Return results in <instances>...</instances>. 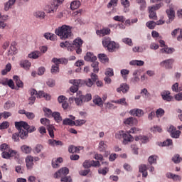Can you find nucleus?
<instances>
[{"label":"nucleus","mask_w":182,"mask_h":182,"mask_svg":"<svg viewBox=\"0 0 182 182\" xmlns=\"http://www.w3.org/2000/svg\"><path fill=\"white\" fill-rule=\"evenodd\" d=\"M15 127L18 130V134L22 140L28 139V129H29V124L26 122L21 121L15 122Z\"/></svg>","instance_id":"1"},{"label":"nucleus","mask_w":182,"mask_h":182,"mask_svg":"<svg viewBox=\"0 0 182 182\" xmlns=\"http://www.w3.org/2000/svg\"><path fill=\"white\" fill-rule=\"evenodd\" d=\"M55 33L61 39H69L72 36V27L68 25H63L55 28Z\"/></svg>","instance_id":"2"},{"label":"nucleus","mask_w":182,"mask_h":182,"mask_svg":"<svg viewBox=\"0 0 182 182\" xmlns=\"http://www.w3.org/2000/svg\"><path fill=\"white\" fill-rule=\"evenodd\" d=\"M73 100H75V103L77 106H82L83 103H87L92 100V95L87 94L86 95H83L81 92H77V97L75 98L72 97L69 98L70 103H73Z\"/></svg>","instance_id":"3"},{"label":"nucleus","mask_w":182,"mask_h":182,"mask_svg":"<svg viewBox=\"0 0 182 182\" xmlns=\"http://www.w3.org/2000/svg\"><path fill=\"white\" fill-rule=\"evenodd\" d=\"M102 43L104 48H107L109 52H114L116 49L120 48V45L114 41H112L110 37H105Z\"/></svg>","instance_id":"4"},{"label":"nucleus","mask_w":182,"mask_h":182,"mask_svg":"<svg viewBox=\"0 0 182 182\" xmlns=\"http://www.w3.org/2000/svg\"><path fill=\"white\" fill-rule=\"evenodd\" d=\"M161 6H163V3H159L158 4L148 7L149 19L157 21V13H156V11H159Z\"/></svg>","instance_id":"5"},{"label":"nucleus","mask_w":182,"mask_h":182,"mask_svg":"<svg viewBox=\"0 0 182 182\" xmlns=\"http://www.w3.org/2000/svg\"><path fill=\"white\" fill-rule=\"evenodd\" d=\"M134 133H136V128H132L129 131L125 132L122 138V144L126 146L127 144H129V143H132V141L134 140V137H133V136H132L130 134Z\"/></svg>","instance_id":"6"},{"label":"nucleus","mask_w":182,"mask_h":182,"mask_svg":"<svg viewBox=\"0 0 182 182\" xmlns=\"http://www.w3.org/2000/svg\"><path fill=\"white\" fill-rule=\"evenodd\" d=\"M98 77L97 75L92 73H91V78H88L86 80H82V85H85L87 87H92L93 85H95V82L96 80H97Z\"/></svg>","instance_id":"7"},{"label":"nucleus","mask_w":182,"mask_h":182,"mask_svg":"<svg viewBox=\"0 0 182 182\" xmlns=\"http://www.w3.org/2000/svg\"><path fill=\"white\" fill-rule=\"evenodd\" d=\"M167 132L170 133V136L173 139H178L181 134V131L177 130V129L173 125H171L167 128Z\"/></svg>","instance_id":"8"},{"label":"nucleus","mask_w":182,"mask_h":182,"mask_svg":"<svg viewBox=\"0 0 182 182\" xmlns=\"http://www.w3.org/2000/svg\"><path fill=\"white\" fill-rule=\"evenodd\" d=\"M68 174H69V168L67 167H63L55 173L54 177L55 178H62V177H65Z\"/></svg>","instance_id":"9"},{"label":"nucleus","mask_w":182,"mask_h":182,"mask_svg":"<svg viewBox=\"0 0 182 182\" xmlns=\"http://www.w3.org/2000/svg\"><path fill=\"white\" fill-rule=\"evenodd\" d=\"M174 63V59L170 58L165 60L160 63V66L165 68V69H173V64Z\"/></svg>","instance_id":"10"},{"label":"nucleus","mask_w":182,"mask_h":182,"mask_svg":"<svg viewBox=\"0 0 182 182\" xmlns=\"http://www.w3.org/2000/svg\"><path fill=\"white\" fill-rule=\"evenodd\" d=\"M84 60L86 62H95V60H97V57L93 53L87 52L86 55L84 56Z\"/></svg>","instance_id":"11"},{"label":"nucleus","mask_w":182,"mask_h":182,"mask_svg":"<svg viewBox=\"0 0 182 182\" xmlns=\"http://www.w3.org/2000/svg\"><path fill=\"white\" fill-rule=\"evenodd\" d=\"M16 155V151L11 150L9 151H3L1 153V157L3 159H6V160L11 159V157H14V156Z\"/></svg>","instance_id":"12"},{"label":"nucleus","mask_w":182,"mask_h":182,"mask_svg":"<svg viewBox=\"0 0 182 182\" xmlns=\"http://www.w3.org/2000/svg\"><path fill=\"white\" fill-rule=\"evenodd\" d=\"M26 163L28 170H32V168L33 167V156H28L26 158Z\"/></svg>","instance_id":"13"},{"label":"nucleus","mask_w":182,"mask_h":182,"mask_svg":"<svg viewBox=\"0 0 182 182\" xmlns=\"http://www.w3.org/2000/svg\"><path fill=\"white\" fill-rule=\"evenodd\" d=\"M20 66L23 68V69H25V70H29L31 63L28 60H22L20 61Z\"/></svg>","instance_id":"14"},{"label":"nucleus","mask_w":182,"mask_h":182,"mask_svg":"<svg viewBox=\"0 0 182 182\" xmlns=\"http://www.w3.org/2000/svg\"><path fill=\"white\" fill-rule=\"evenodd\" d=\"M166 12L168 19H170V21H173L176 16V12L174 11V8H173V6H171L169 9H167L166 11Z\"/></svg>","instance_id":"15"},{"label":"nucleus","mask_w":182,"mask_h":182,"mask_svg":"<svg viewBox=\"0 0 182 182\" xmlns=\"http://www.w3.org/2000/svg\"><path fill=\"white\" fill-rule=\"evenodd\" d=\"M96 33L98 36H106V35H110V28H105L101 30H97Z\"/></svg>","instance_id":"16"},{"label":"nucleus","mask_w":182,"mask_h":182,"mask_svg":"<svg viewBox=\"0 0 182 182\" xmlns=\"http://www.w3.org/2000/svg\"><path fill=\"white\" fill-rule=\"evenodd\" d=\"M48 144L52 146V147H62V146H63V142L55 139H48Z\"/></svg>","instance_id":"17"},{"label":"nucleus","mask_w":182,"mask_h":182,"mask_svg":"<svg viewBox=\"0 0 182 182\" xmlns=\"http://www.w3.org/2000/svg\"><path fill=\"white\" fill-rule=\"evenodd\" d=\"M139 171L142 173L143 178H146L147 176H149V173H147V166L144 164L141 165L139 167Z\"/></svg>","instance_id":"18"},{"label":"nucleus","mask_w":182,"mask_h":182,"mask_svg":"<svg viewBox=\"0 0 182 182\" xmlns=\"http://www.w3.org/2000/svg\"><path fill=\"white\" fill-rule=\"evenodd\" d=\"M65 0H55L54 1V4H52V8L48 10V12L50 14V12H54L58 9V5H60L62 2H63Z\"/></svg>","instance_id":"19"},{"label":"nucleus","mask_w":182,"mask_h":182,"mask_svg":"<svg viewBox=\"0 0 182 182\" xmlns=\"http://www.w3.org/2000/svg\"><path fill=\"white\" fill-rule=\"evenodd\" d=\"M83 146H75L73 145H70L68 148L69 153H79L80 150H83Z\"/></svg>","instance_id":"20"},{"label":"nucleus","mask_w":182,"mask_h":182,"mask_svg":"<svg viewBox=\"0 0 182 182\" xmlns=\"http://www.w3.org/2000/svg\"><path fill=\"white\" fill-rule=\"evenodd\" d=\"M15 2H16V0H9L7 2H6L4 4V11L8 12V11L15 5Z\"/></svg>","instance_id":"21"},{"label":"nucleus","mask_w":182,"mask_h":182,"mask_svg":"<svg viewBox=\"0 0 182 182\" xmlns=\"http://www.w3.org/2000/svg\"><path fill=\"white\" fill-rule=\"evenodd\" d=\"M112 103H115L116 105H121V106H129V103L126 102V98H120L119 100H112Z\"/></svg>","instance_id":"22"},{"label":"nucleus","mask_w":182,"mask_h":182,"mask_svg":"<svg viewBox=\"0 0 182 182\" xmlns=\"http://www.w3.org/2000/svg\"><path fill=\"white\" fill-rule=\"evenodd\" d=\"M138 8L140 11H144L147 8V3L146 0H137Z\"/></svg>","instance_id":"23"},{"label":"nucleus","mask_w":182,"mask_h":182,"mask_svg":"<svg viewBox=\"0 0 182 182\" xmlns=\"http://www.w3.org/2000/svg\"><path fill=\"white\" fill-rule=\"evenodd\" d=\"M13 79L18 87H20L21 89H23V82L19 79V76L18 75H14Z\"/></svg>","instance_id":"24"},{"label":"nucleus","mask_w":182,"mask_h":182,"mask_svg":"<svg viewBox=\"0 0 182 182\" xmlns=\"http://www.w3.org/2000/svg\"><path fill=\"white\" fill-rule=\"evenodd\" d=\"M129 89V85L127 84H121L120 87L117 88V92L118 93H120V92H122V93H126Z\"/></svg>","instance_id":"25"},{"label":"nucleus","mask_w":182,"mask_h":182,"mask_svg":"<svg viewBox=\"0 0 182 182\" xmlns=\"http://www.w3.org/2000/svg\"><path fill=\"white\" fill-rule=\"evenodd\" d=\"M12 107H15V102L14 101L8 100L4 105V110H9Z\"/></svg>","instance_id":"26"},{"label":"nucleus","mask_w":182,"mask_h":182,"mask_svg":"<svg viewBox=\"0 0 182 182\" xmlns=\"http://www.w3.org/2000/svg\"><path fill=\"white\" fill-rule=\"evenodd\" d=\"M166 177L168 178H172L173 181H181V176L178 175H176L171 173H166Z\"/></svg>","instance_id":"27"},{"label":"nucleus","mask_w":182,"mask_h":182,"mask_svg":"<svg viewBox=\"0 0 182 182\" xmlns=\"http://www.w3.org/2000/svg\"><path fill=\"white\" fill-rule=\"evenodd\" d=\"M161 97L164 100H166V102H171L172 97L170 96V91H164L161 92Z\"/></svg>","instance_id":"28"},{"label":"nucleus","mask_w":182,"mask_h":182,"mask_svg":"<svg viewBox=\"0 0 182 182\" xmlns=\"http://www.w3.org/2000/svg\"><path fill=\"white\" fill-rule=\"evenodd\" d=\"M73 45L75 46V48H82V45H83V41L82 38L77 37L73 41Z\"/></svg>","instance_id":"29"},{"label":"nucleus","mask_w":182,"mask_h":182,"mask_svg":"<svg viewBox=\"0 0 182 182\" xmlns=\"http://www.w3.org/2000/svg\"><path fill=\"white\" fill-rule=\"evenodd\" d=\"M52 117L57 123H60V122H62V116H60V112H54L52 113Z\"/></svg>","instance_id":"30"},{"label":"nucleus","mask_w":182,"mask_h":182,"mask_svg":"<svg viewBox=\"0 0 182 182\" xmlns=\"http://www.w3.org/2000/svg\"><path fill=\"white\" fill-rule=\"evenodd\" d=\"M97 58L102 63H107V62H109V58L106 54H98Z\"/></svg>","instance_id":"31"},{"label":"nucleus","mask_w":182,"mask_h":182,"mask_svg":"<svg viewBox=\"0 0 182 182\" xmlns=\"http://www.w3.org/2000/svg\"><path fill=\"white\" fill-rule=\"evenodd\" d=\"M134 122H136V119L133 117H130L124 119V124L128 126H133V124H134Z\"/></svg>","instance_id":"32"},{"label":"nucleus","mask_w":182,"mask_h":182,"mask_svg":"<svg viewBox=\"0 0 182 182\" xmlns=\"http://www.w3.org/2000/svg\"><path fill=\"white\" fill-rule=\"evenodd\" d=\"M69 83H70V85L76 86L77 87H79L80 85H83V80H70Z\"/></svg>","instance_id":"33"},{"label":"nucleus","mask_w":182,"mask_h":182,"mask_svg":"<svg viewBox=\"0 0 182 182\" xmlns=\"http://www.w3.org/2000/svg\"><path fill=\"white\" fill-rule=\"evenodd\" d=\"M33 16H35V18H38V19H45L46 14L45 12L42 11H37L33 13Z\"/></svg>","instance_id":"34"},{"label":"nucleus","mask_w":182,"mask_h":182,"mask_svg":"<svg viewBox=\"0 0 182 182\" xmlns=\"http://www.w3.org/2000/svg\"><path fill=\"white\" fill-rule=\"evenodd\" d=\"M174 48H170L167 46H165L164 48L160 49V53H167L168 55H170L174 52Z\"/></svg>","instance_id":"35"},{"label":"nucleus","mask_w":182,"mask_h":182,"mask_svg":"<svg viewBox=\"0 0 182 182\" xmlns=\"http://www.w3.org/2000/svg\"><path fill=\"white\" fill-rule=\"evenodd\" d=\"M91 68H93L94 73H99V62L96 60L92 61Z\"/></svg>","instance_id":"36"},{"label":"nucleus","mask_w":182,"mask_h":182,"mask_svg":"<svg viewBox=\"0 0 182 182\" xmlns=\"http://www.w3.org/2000/svg\"><path fill=\"white\" fill-rule=\"evenodd\" d=\"M173 144V140L171 139H166L164 142H157V145L160 146L161 147H164L166 146H171Z\"/></svg>","instance_id":"37"},{"label":"nucleus","mask_w":182,"mask_h":182,"mask_svg":"<svg viewBox=\"0 0 182 182\" xmlns=\"http://www.w3.org/2000/svg\"><path fill=\"white\" fill-rule=\"evenodd\" d=\"M63 124L64 126H75V121L70 118H65L63 120Z\"/></svg>","instance_id":"38"},{"label":"nucleus","mask_w":182,"mask_h":182,"mask_svg":"<svg viewBox=\"0 0 182 182\" xmlns=\"http://www.w3.org/2000/svg\"><path fill=\"white\" fill-rule=\"evenodd\" d=\"M55 129V127H53V125L49 124V125H47V130L49 133V136L53 139V137H55V134L53 132V130Z\"/></svg>","instance_id":"39"},{"label":"nucleus","mask_w":182,"mask_h":182,"mask_svg":"<svg viewBox=\"0 0 182 182\" xmlns=\"http://www.w3.org/2000/svg\"><path fill=\"white\" fill-rule=\"evenodd\" d=\"M21 149L23 153H25L26 154H29V153L32 151V148L28 145L21 146Z\"/></svg>","instance_id":"40"},{"label":"nucleus","mask_w":182,"mask_h":182,"mask_svg":"<svg viewBox=\"0 0 182 182\" xmlns=\"http://www.w3.org/2000/svg\"><path fill=\"white\" fill-rule=\"evenodd\" d=\"M92 102L93 103H95V105H97V106H100V107L103 106L102 98L99 96L95 97V98L93 99Z\"/></svg>","instance_id":"41"},{"label":"nucleus","mask_w":182,"mask_h":182,"mask_svg":"<svg viewBox=\"0 0 182 182\" xmlns=\"http://www.w3.org/2000/svg\"><path fill=\"white\" fill-rule=\"evenodd\" d=\"M173 92H176V93H178V92H182V85L178 87V83L176 82L172 85L171 87Z\"/></svg>","instance_id":"42"},{"label":"nucleus","mask_w":182,"mask_h":182,"mask_svg":"<svg viewBox=\"0 0 182 182\" xmlns=\"http://www.w3.org/2000/svg\"><path fill=\"white\" fill-rule=\"evenodd\" d=\"M79 6H80V1H74L70 4V8L73 11H75V9H77Z\"/></svg>","instance_id":"43"},{"label":"nucleus","mask_w":182,"mask_h":182,"mask_svg":"<svg viewBox=\"0 0 182 182\" xmlns=\"http://www.w3.org/2000/svg\"><path fill=\"white\" fill-rule=\"evenodd\" d=\"M125 132H126L123 130L118 131L117 133H115V139H117V140H122L124 136Z\"/></svg>","instance_id":"44"},{"label":"nucleus","mask_w":182,"mask_h":182,"mask_svg":"<svg viewBox=\"0 0 182 182\" xmlns=\"http://www.w3.org/2000/svg\"><path fill=\"white\" fill-rule=\"evenodd\" d=\"M44 38L50 41H55L56 39V35L52 34L50 33H46L44 34Z\"/></svg>","instance_id":"45"},{"label":"nucleus","mask_w":182,"mask_h":182,"mask_svg":"<svg viewBox=\"0 0 182 182\" xmlns=\"http://www.w3.org/2000/svg\"><path fill=\"white\" fill-rule=\"evenodd\" d=\"M138 140H140L141 143L146 144L150 141V139L147 136L139 135L137 136Z\"/></svg>","instance_id":"46"},{"label":"nucleus","mask_w":182,"mask_h":182,"mask_svg":"<svg viewBox=\"0 0 182 182\" xmlns=\"http://www.w3.org/2000/svg\"><path fill=\"white\" fill-rule=\"evenodd\" d=\"M39 55H41L39 51H34L28 54V58H30V59H38L39 58Z\"/></svg>","instance_id":"47"},{"label":"nucleus","mask_w":182,"mask_h":182,"mask_svg":"<svg viewBox=\"0 0 182 182\" xmlns=\"http://www.w3.org/2000/svg\"><path fill=\"white\" fill-rule=\"evenodd\" d=\"M146 26H147V28H149V29H154V28H156V21H149L146 22Z\"/></svg>","instance_id":"48"},{"label":"nucleus","mask_w":182,"mask_h":182,"mask_svg":"<svg viewBox=\"0 0 182 182\" xmlns=\"http://www.w3.org/2000/svg\"><path fill=\"white\" fill-rule=\"evenodd\" d=\"M182 161V158L180 157V155L178 154H176L173 156V157L172 158V161H173V163H175L176 164H178V163H181Z\"/></svg>","instance_id":"49"},{"label":"nucleus","mask_w":182,"mask_h":182,"mask_svg":"<svg viewBox=\"0 0 182 182\" xmlns=\"http://www.w3.org/2000/svg\"><path fill=\"white\" fill-rule=\"evenodd\" d=\"M148 161L150 164H156V163H157V156L152 155L149 156Z\"/></svg>","instance_id":"50"},{"label":"nucleus","mask_w":182,"mask_h":182,"mask_svg":"<svg viewBox=\"0 0 182 182\" xmlns=\"http://www.w3.org/2000/svg\"><path fill=\"white\" fill-rule=\"evenodd\" d=\"M120 73L123 79L126 80L127 79V75L130 73V71L127 69H122L121 70Z\"/></svg>","instance_id":"51"},{"label":"nucleus","mask_w":182,"mask_h":182,"mask_svg":"<svg viewBox=\"0 0 182 182\" xmlns=\"http://www.w3.org/2000/svg\"><path fill=\"white\" fill-rule=\"evenodd\" d=\"M123 43L125 45H128V46H133V42L132 41L131 38H124L122 39Z\"/></svg>","instance_id":"52"},{"label":"nucleus","mask_w":182,"mask_h":182,"mask_svg":"<svg viewBox=\"0 0 182 182\" xmlns=\"http://www.w3.org/2000/svg\"><path fill=\"white\" fill-rule=\"evenodd\" d=\"M114 21L117 22H124L126 21V18L123 16H115L113 17Z\"/></svg>","instance_id":"53"},{"label":"nucleus","mask_w":182,"mask_h":182,"mask_svg":"<svg viewBox=\"0 0 182 182\" xmlns=\"http://www.w3.org/2000/svg\"><path fill=\"white\" fill-rule=\"evenodd\" d=\"M46 85L48 86V87H55L56 81H55L53 79H48L46 82Z\"/></svg>","instance_id":"54"},{"label":"nucleus","mask_w":182,"mask_h":182,"mask_svg":"<svg viewBox=\"0 0 182 182\" xmlns=\"http://www.w3.org/2000/svg\"><path fill=\"white\" fill-rule=\"evenodd\" d=\"M109 173V168L105 167L104 168H99L98 173L102 174V176H106Z\"/></svg>","instance_id":"55"},{"label":"nucleus","mask_w":182,"mask_h":182,"mask_svg":"<svg viewBox=\"0 0 182 182\" xmlns=\"http://www.w3.org/2000/svg\"><path fill=\"white\" fill-rule=\"evenodd\" d=\"M107 147V145L105 144V141H101L99 144V150L100 151H105L106 150V148Z\"/></svg>","instance_id":"56"},{"label":"nucleus","mask_w":182,"mask_h":182,"mask_svg":"<svg viewBox=\"0 0 182 182\" xmlns=\"http://www.w3.org/2000/svg\"><path fill=\"white\" fill-rule=\"evenodd\" d=\"M105 76L107 77H112V76H114V73L113 72V69L112 68H107L105 71Z\"/></svg>","instance_id":"57"},{"label":"nucleus","mask_w":182,"mask_h":182,"mask_svg":"<svg viewBox=\"0 0 182 182\" xmlns=\"http://www.w3.org/2000/svg\"><path fill=\"white\" fill-rule=\"evenodd\" d=\"M164 109L159 108L156 111V117H162V116H164Z\"/></svg>","instance_id":"58"},{"label":"nucleus","mask_w":182,"mask_h":182,"mask_svg":"<svg viewBox=\"0 0 182 182\" xmlns=\"http://www.w3.org/2000/svg\"><path fill=\"white\" fill-rule=\"evenodd\" d=\"M117 2H119V0H110L107 4V8H111L112 6L114 8L115 6H117Z\"/></svg>","instance_id":"59"},{"label":"nucleus","mask_w":182,"mask_h":182,"mask_svg":"<svg viewBox=\"0 0 182 182\" xmlns=\"http://www.w3.org/2000/svg\"><path fill=\"white\" fill-rule=\"evenodd\" d=\"M141 95H142V96H144V97H146V98H149L151 96L149 91H147V89L146 88H144L141 90Z\"/></svg>","instance_id":"60"},{"label":"nucleus","mask_w":182,"mask_h":182,"mask_svg":"<svg viewBox=\"0 0 182 182\" xmlns=\"http://www.w3.org/2000/svg\"><path fill=\"white\" fill-rule=\"evenodd\" d=\"M84 168H90L92 167V161L90 160H85L82 164Z\"/></svg>","instance_id":"61"},{"label":"nucleus","mask_w":182,"mask_h":182,"mask_svg":"<svg viewBox=\"0 0 182 182\" xmlns=\"http://www.w3.org/2000/svg\"><path fill=\"white\" fill-rule=\"evenodd\" d=\"M40 122L41 124H43V126H49V124L50 123V120L48 118H41Z\"/></svg>","instance_id":"62"},{"label":"nucleus","mask_w":182,"mask_h":182,"mask_svg":"<svg viewBox=\"0 0 182 182\" xmlns=\"http://www.w3.org/2000/svg\"><path fill=\"white\" fill-rule=\"evenodd\" d=\"M8 127H9V122L6 121L0 124V130H5V129H8Z\"/></svg>","instance_id":"63"},{"label":"nucleus","mask_w":182,"mask_h":182,"mask_svg":"<svg viewBox=\"0 0 182 182\" xmlns=\"http://www.w3.org/2000/svg\"><path fill=\"white\" fill-rule=\"evenodd\" d=\"M16 48L14 46H10V49L8 51V55H16Z\"/></svg>","instance_id":"64"}]
</instances>
